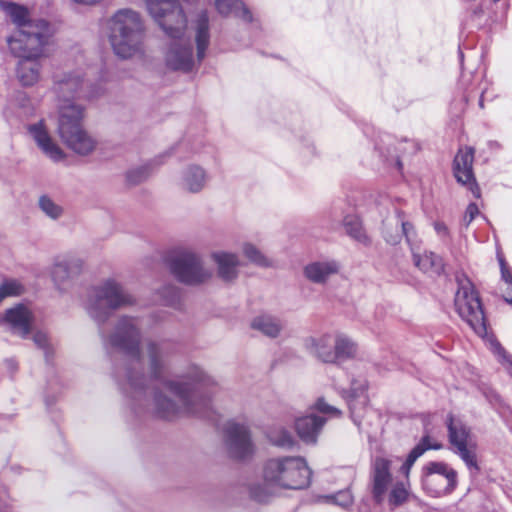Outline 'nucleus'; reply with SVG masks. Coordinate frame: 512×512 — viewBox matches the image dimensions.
<instances>
[{
    "label": "nucleus",
    "instance_id": "1a4fd4ad",
    "mask_svg": "<svg viewBox=\"0 0 512 512\" xmlns=\"http://www.w3.org/2000/svg\"><path fill=\"white\" fill-rule=\"evenodd\" d=\"M133 298L114 279H108L95 287L89 296L87 310L91 317L101 321L111 309L132 303Z\"/></svg>",
    "mask_w": 512,
    "mask_h": 512
},
{
    "label": "nucleus",
    "instance_id": "e433bc0d",
    "mask_svg": "<svg viewBox=\"0 0 512 512\" xmlns=\"http://www.w3.org/2000/svg\"><path fill=\"white\" fill-rule=\"evenodd\" d=\"M327 498L330 500H333L334 503H336L342 507L349 506L353 501V497H352L350 491H348V490L340 491L335 495L328 496Z\"/></svg>",
    "mask_w": 512,
    "mask_h": 512
},
{
    "label": "nucleus",
    "instance_id": "79ce46f5",
    "mask_svg": "<svg viewBox=\"0 0 512 512\" xmlns=\"http://www.w3.org/2000/svg\"><path fill=\"white\" fill-rule=\"evenodd\" d=\"M251 496L258 502H265L268 499V494L261 490L259 486H253L250 490Z\"/></svg>",
    "mask_w": 512,
    "mask_h": 512
},
{
    "label": "nucleus",
    "instance_id": "a878e982",
    "mask_svg": "<svg viewBox=\"0 0 512 512\" xmlns=\"http://www.w3.org/2000/svg\"><path fill=\"white\" fill-rule=\"evenodd\" d=\"M251 328L270 338L278 337L282 330L280 321L268 314L254 317L251 321Z\"/></svg>",
    "mask_w": 512,
    "mask_h": 512
},
{
    "label": "nucleus",
    "instance_id": "c756f323",
    "mask_svg": "<svg viewBox=\"0 0 512 512\" xmlns=\"http://www.w3.org/2000/svg\"><path fill=\"white\" fill-rule=\"evenodd\" d=\"M334 387L345 397L346 399L363 398L365 402V392L367 384L364 379H352L350 385L347 386L340 381L334 383Z\"/></svg>",
    "mask_w": 512,
    "mask_h": 512
},
{
    "label": "nucleus",
    "instance_id": "6e6552de",
    "mask_svg": "<svg viewBox=\"0 0 512 512\" xmlns=\"http://www.w3.org/2000/svg\"><path fill=\"white\" fill-rule=\"evenodd\" d=\"M267 484L285 489H303L308 487L311 471L301 457H284L269 460L263 469Z\"/></svg>",
    "mask_w": 512,
    "mask_h": 512
},
{
    "label": "nucleus",
    "instance_id": "0eeeda50",
    "mask_svg": "<svg viewBox=\"0 0 512 512\" xmlns=\"http://www.w3.org/2000/svg\"><path fill=\"white\" fill-rule=\"evenodd\" d=\"M85 108L79 103H64L57 111V131L62 142L80 155L90 154L96 148V140L83 126Z\"/></svg>",
    "mask_w": 512,
    "mask_h": 512
},
{
    "label": "nucleus",
    "instance_id": "aec40b11",
    "mask_svg": "<svg viewBox=\"0 0 512 512\" xmlns=\"http://www.w3.org/2000/svg\"><path fill=\"white\" fill-rule=\"evenodd\" d=\"M81 269L82 262L80 259L73 257L58 258L51 267V278L58 288H62L77 276Z\"/></svg>",
    "mask_w": 512,
    "mask_h": 512
},
{
    "label": "nucleus",
    "instance_id": "de8ad7c7",
    "mask_svg": "<svg viewBox=\"0 0 512 512\" xmlns=\"http://www.w3.org/2000/svg\"><path fill=\"white\" fill-rule=\"evenodd\" d=\"M144 177H147V173H145L143 176H141V177H139V178H135L134 180H135V181H138V180H141V179H142V178H144Z\"/></svg>",
    "mask_w": 512,
    "mask_h": 512
},
{
    "label": "nucleus",
    "instance_id": "6ab92c4d",
    "mask_svg": "<svg viewBox=\"0 0 512 512\" xmlns=\"http://www.w3.org/2000/svg\"><path fill=\"white\" fill-rule=\"evenodd\" d=\"M210 258L217 267L218 276L223 281L231 282L238 277L240 259L236 253L216 250L211 253Z\"/></svg>",
    "mask_w": 512,
    "mask_h": 512
},
{
    "label": "nucleus",
    "instance_id": "49530a36",
    "mask_svg": "<svg viewBox=\"0 0 512 512\" xmlns=\"http://www.w3.org/2000/svg\"><path fill=\"white\" fill-rule=\"evenodd\" d=\"M434 228H435L437 234L440 236H446L448 233V228L444 223L436 222L434 224Z\"/></svg>",
    "mask_w": 512,
    "mask_h": 512
},
{
    "label": "nucleus",
    "instance_id": "b1692460",
    "mask_svg": "<svg viewBox=\"0 0 512 512\" xmlns=\"http://www.w3.org/2000/svg\"><path fill=\"white\" fill-rule=\"evenodd\" d=\"M338 272L339 265L333 260L313 261L304 267L305 277L314 283H324Z\"/></svg>",
    "mask_w": 512,
    "mask_h": 512
},
{
    "label": "nucleus",
    "instance_id": "ea45409f",
    "mask_svg": "<svg viewBox=\"0 0 512 512\" xmlns=\"http://www.w3.org/2000/svg\"><path fill=\"white\" fill-rule=\"evenodd\" d=\"M479 214V209L476 204L468 205L466 209V213L464 215V221L468 225L472 222V220Z\"/></svg>",
    "mask_w": 512,
    "mask_h": 512
},
{
    "label": "nucleus",
    "instance_id": "37998d69",
    "mask_svg": "<svg viewBox=\"0 0 512 512\" xmlns=\"http://www.w3.org/2000/svg\"><path fill=\"white\" fill-rule=\"evenodd\" d=\"M33 340L36 345H38L40 348H45L48 343V338L46 333L42 331H37L33 335Z\"/></svg>",
    "mask_w": 512,
    "mask_h": 512
},
{
    "label": "nucleus",
    "instance_id": "f03ea898",
    "mask_svg": "<svg viewBox=\"0 0 512 512\" xmlns=\"http://www.w3.org/2000/svg\"><path fill=\"white\" fill-rule=\"evenodd\" d=\"M205 375L198 368H193L179 380L165 381L153 396L156 413L163 418H173L184 414H200L208 408V399L198 387L205 383Z\"/></svg>",
    "mask_w": 512,
    "mask_h": 512
},
{
    "label": "nucleus",
    "instance_id": "a211bd4d",
    "mask_svg": "<svg viewBox=\"0 0 512 512\" xmlns=\"http://www.w3.org/2000/svg\"><path fill=\"white\" fill-rule=\"evenodd\" d=\"M48 43H41V53L37 56L16 55L21 58L17 66V78L23 86H33L40 80L41 65L38 59L45 55Z\"/></svg>",
    "mask_w": 512,
    "mask_h": 512
},
{
    "label": "nucleus",
    "instance_id": "4468645a",
    "mask_svg": "<svg viewBox=\"0 0 512 512\" xmlns=\"http://www.w3.org/2000/svg\"><path fill=\"white\" fill-rule=\"evenodd\" d=\"M28 133L42 153L54 162L65 159L64 151L59 147L51 134L48 119H41L28 126Z\"/></svg>",
    "mask_w": 512,
    "mask_h": 512
},
{
    "label": "nucleus",
    "instance_id": "20e7f679",
    "mask_svg": "<svg viewBox=\"0 0 512 512\" xmlns=\"http://www.w3.org/2000/svg\"><path fill=\"white\" fill-rule=\"evenodd\" d=\"M0 6L18 28L7 38L10 51L14 55H39L41 43H48L51 36L49 24L42 19L31 20L29 9L23 5L0 1Z\"/></svg>",
    "mask_w": 512,
    "mask_h": 512
},
{
    "label": "nucleus",
    "instance_id": "c9c22d12",
    "mask_svg": "<svg viewBox=\"0 0 512 512\" xmlns=\"http://www.w3.org/2000/svg\"><path fill=\"white\" fill-rule=\"evenodd\" d=\"M22 291L23 286L19 282L15 280L6 281L0 286V302L8 296H17Z\"/></svg>",
    "mask_w": 512,
    "mask_h": 512
},
{
    "label": "nucleus",
    "instance_id": "ddd939ff",
    "mask_svg": "<svg viewBox=\"0 0 512 512\" xmlns=\"http://www.w3.org/2000/svg\"><path fill=\"white\" fill-rule=\"evenodd\" d=\"M448 436L455 452L460 456L469 469L479 470L476 459L477 443L470 430L458 419L450 418L448 422Z\"/></svg>",
    "mask_w": 512,
    "mask_h": 512
},
{
    "label": "nucleus",
    "instance_id": "dca6fc26",
    "mask_svg": "<svg viewBox=\"0 0 512 512\" xmlns=\"http://www.w3.org/2000/svg\"><path fill=\"white\" fill-rule=\"evenodd\" d=\"M84 82L78 73H64L58 76L54 83V90L58 95L57 108L66 103H76L75 100L83 95Z\"/></svg>",
    "mask_w": 512,
    "mask_h": 512
},
{
    "label": "nucleus",
    "instance_id": "2f4dec72",
    "mask_svg": "<svg viewBox=\"0 0 512 512\" xmlns=\"http://www.w3.org/2000/svg\"><path fill=\"white\" fill-rule=\"evenodd\" d=\"M269 441L278 447H291L293 445L292 435L281 426H274L268 432Z\"/></svg>",
    "mask_w": 512,
    "mask_h": 512
},
{
    "label": "nucleus",
    "instance_id": "58836bf2",
    "mask_svg": "<svg viewBox=\"0 0 512 512\" xmlns=\"http://www.w3.org/2000/svg\"><path fill=\"white\" fill-rule=\"evenodd\" d=\"M499 263L501 268V278L504 284L512 282V273L502 257H499Z\"/></svg>",
    "mask_w": 512,
    "mask_h": 512
},
{
    "label": "nucleus",
    "instance_id": "2eb2a0df",
    "mask_svg": "<svg viewBox=\"0 0 512 512\" xmlns=\"http://www.w3.org/2000/svg\"><path fill=\"white\" fill-rule=\"evenodd\" d=\"M225 433L229 452L234 458L245 459L253 454L254 445L244 424L229 421L225 425Z\"/></svg>",
    "mask_w": 512,
    "mask_h": 512
},
{
    "label": "nucleus",
    "instance_id": "72a5a7b5",
    "mask_svg": "<svg viewBox=\"0 0 512 512\" xmlns=\"http://www.w3.org/2000/svg\"><path fill=\"white\" fill-rule=\"evenodd\" d=\"M489 347L492 353L497 357L500 364L503 366L505 371L512 377V358L501 346V344L495 340H489Z\"/></svg>",
    "mask_w": 512,
    "mask_h": 512
},
{
    "label": "nucleus",
    "instance_id": "7c9ffc66",
    "mask_svg": "<svg viewBox=\"0 0 512 512\" xmlns=\"http://www.w3.org/2000/svg\"><path fill=\"white\" fill-rule=\"evenodd\" d=\"M242 255L251 263L261 267H271L272 260L267 257L254 243L246 241L241 245Z\"/></svg>",
    "mask_w": 512,
    "mask_h": 512
},
{
    "label": "nucleus",
    "instance_id": "a19ab883",
    "mask_svg": "<svg viewBox=\"0 0 512 512\" xmlns=\"http://www.w3.org/2000/svg\"><path fill=\"white\" fill-rule=\"evenodd\" d=\"M316 405H317V409L320 412H322V413H328V414H331V415H338V414H340V411L338 409L328 405L323 400H319Z\"/></svg>",
    "mask_w": 512,
    "mask_h": 512
},
{
    "label": "nucleus",
    "instance_id": "423d86ee",
    "mask_svg": "<svg viewBox=\"0 0 512 512\" xmlns=\"http://www.w3.org/2000/svg\"><path fill=\"white\" fill-rule=\"evenodd\" d=\"M305 349L319 362L340 365L354 360L359 353L357 342L347 333L330 330L304 341Z\"/></svg>",
    "mask_w": 512,
    "mask_h": 512
},
{
    "label": "nucleus",
    "instance_id": "393cba45",
    "mask_svg": "<svg viewBox=\"0 0 512 512\" xmlns=\"http://www.w3.org/2000/svg\"><path fill=\"white\" fill-rule=\"evenodd\" d=\"M324 422V419L321 417L308 415L296 420L295 429L303 441L313 443L316 441V437Z\"/></svg>",
    "mask_w": 512,
    "mask_h": 512
},
{
    "label": "nucleus",
    "instance_id": "5701e85b",
    "mask_svg": "<svg viewBox=\"0 0 512 512\" xmlns=\"http://www.w3.org/2000/svg\"><path fill=\"white\" fill-rule=\"evenodd\" d=\"M208 182L206 170L198 165H189L181 173L180 185L190 193H198L204 189Z\"/></svg>",
    "mask_w": 512,
    "mask_h": 512
},
{
    "label": "nucleus",
    "instance_id": "f704fd0d",
    "mask_svg": "<svg viewBox=\"0 0 512 512\" xmlns=\"http://www.w3.org/2000/svg\"><path fill=\"white\" fill-rule=\"evenodd\" d=\"M141 357L147 358L153 372L156 374L158 367L162 364V358L158 347L154 344H148L145 348L141 349Z\"/></svg>",
    "mask_w": 512,
    "mask_h": 512
},
{
    "label": "nucleus",
    "instance_id": "bb28decb",
    "mask_svg": "<svg viewBox=\"0 0 512 512\" xmlns=\"http://www.w3.org/2000/svg\"><path fill=\"white\" fill-rule=\"evenodd\" d=\"M415 265L425 273L439 274L443 270L442 259L433 252L413 253Z\"/></svg>",
    "mask_w": 512,
    "mask_h": 512
},
{
    "label": "nucleus",
    "instance_id": "39448f33",
    "mask_svg": "<svg viewBox=\"0 0 512 512\" xmlns=\"http://www.w3.org/2000/svg\"><path fill=\"white\" fill-rule=\"evenodd\" d=\"M107 37L113 52L122 59L141 56L144 52L145 26L139 12L123 8L106 22Z\"/></svg>",
    "mask_w": 512,
    "mask_h": 512
},
{
    "label": "nucleus",
    "instance_id": "c85d7f7f",
    "mask_svg": "<svg viewBox=\"0 0 512 512\" xmlns=\"http://www.w3.org/2000/svg\"><path fill=\"white\" fill-rule=\"evenodd\" d=\"M411 228L412 226L409 223L404 222L401 219H395L394 222H388L384 227L385 240L393 245L399 243L404 235L407 240H409Z\"/></svg>",
    "mask_w": 512,
    "mask_h": 512
},
{
    "label": "nucleus",
    "instance_id": "f8f14e48",
    "mask_svg": "<svg viewBox=\"0 0 512 512\" xmlns=\"http://www.w3.org/2000/svg\"><path fill=\"white\" fill-rule=\"evenodd\" d=\"M423 486L434 496L450 493L457 484V472L444 462H429L423 468Z\"/></svg>",
    "mask_w": 512,
    "mask_h": 512
},
{
    "label": "nucleus",
    "instance_id": "a18cd8bd",
    "mask_svg": "<svg viewBox=\"0 0 512 512\" xmlns=\"http://www.w3.org/2000/svg\"><path fill=\"white\" fill-rule=\"evenodd\" d=\"M506 288L503 290V296L506 302L512 303V281L505 284Z\"/></svg>",
    "mask_w": 512,
    "mask_h": 512
},
{
    "label": "nucleus",
    "instance_id": "cd10ccee",
    "mask_svg": "<svg viewBox=\"0 0 512 512\" xmlns=\"http://www.w3.org/2000/svg\"><path fill=\"white\" fill-rule=\"evenodd\" d=\"M214 6L221 15L234 14L245 21L251 20L250 12L240 0H214Z\"/></svg>",
    "mask_w": 512,
    "mask_h": 512
},
{
    "label": "nucleus",
    "instance_id": "4c0bfd02",
    "mask_svg": "<svg viewBox=\"0 0 512 512\" xmlns=\"http://www.w3.org/2000/svg\"><path fill=\"white\" fill-rule=\"evenodd\" d=\"M348 233L358 241L364 242L367 240L366 234L359 223H354L347 228Z\"/></svg>",
    "mask_w": 512,
    "mask_h": 512
},
{
    "label": "nucleus",
    "instance_id": "f3484780",
    "mask_svg": "<svg viewBox=\"0 0 512 512\" xmlns=\"http://www.w3.org/2000/svg\"><path fill=\"white\" fill-rule=\"evenodd\" d=\"M474 151L470 147L459 149L454 159V175L457 181L463 185H471L473 194L479 197V189L474 187L472 164Z\"/></svg>",
    "mask_w": 512,
    "mask_h": 512
},
{
    "label": "nucleus",
    "instance_id": "c03bdc74",
    "mask_svg": "<svg viewBox=\"0 0 512 512\" xmlns=\"http://www.w3.org/2000/svg\"><path fill=\"white\" fill-rule=\"evenodd\" d=\"M69 1L78 6L91 8V7H96V6L100 5L105 0H69Z\"/></svg>",
    "mask_w": 512,
    "mask_h": 512
},
{
    "label": "nucleus",
    "instance_id": "473e14b6",
    "mask_svg": "<svg viewBox=\"0 0 512 512\" xmlns=\"http://www.w3.org/2000/svg\"><path fill=\"white\" fill-rule=\"evenodd\" d=\"M40 210L53 220L59 219L63 214V208L47 195H42L38 200Z\"/></svg>",
    "mask_w": 512,
    "mask_h": 512
},
{
    "label": "nucleus",
    "instance_id": "4be33fe9",
    "mask_svg": "<svg viewBox=\"0 0 512 512\" xmlns=\"http://www.w3.org/2000/svg\"><path fill=\"white\" fill-rule=\"evenodd\" d=\"M3 321L14 333L25 337L31 328L32 313L26 306L17 305L7 310Z\"/></svg>",
    "mask_w": 512,
    "mask_h": 512
},
{
    "label": "nucleus",
    "instance_id": "09e8293b",
    "mask_svg": "<svg viewBox=\"0 0 512 512\" xmlns=\"http://www.w3.org/2000/svg\"><path fill=\"white\" fill-rule=\"evenodd\" d=\"M133 175H134V172H131V173L129 174V177H130V178H132V177H133Z\"/></svg>",
    "mask_w": 512,
    "mask_h": 512
},
{
    "label": "nucleus",
    "instance_id": "9b49d317",
    "mask_svg": "<svg viewBox=\"0 0 512 512\" xmlns=\"http://www.w3.org/2000/svg\"><path fill=\"white\" fill-rule=\"evenodd\" d=\"M171 271L186 284H200L212 277V271L204 266L200 255L192 251L177 255L171 262Z\"/></svg>",
    "mask_w": 512,
    "mask_h": 512
},
{
    "label": "nucleus",
    "instance_id": "412c9836",
    "mask_svg": "<svg viewBox=\"0 0 512 512\" xmlns=\"http://www.w3.org/2000/svg\"><path fill=\"white\" fill-rule=\"evenodd\" d=\"M111 342L113 345L126 349L133 354L139 353V332L134 320L122 319Z\"/></svg>",
    "mask_w": 512,
    "mask_h": 512
},
{
    "label": "nucleus",
    "instance_id": "9d476101",
    "mask_svg": "<svg viewBox=\"0 0 512 512\" xmlns=\"http://www.w3.org/2000/svg\"><path fill=\"white\" fill-rule=\"evenodd\" d=\"M455 307L476 334L483 337L487 333L486 322L479 297L473 284L468 280H459L455 295Z\"/></svg>",
    "mask_w": 512,
    "mask_h": 512
},
{
    "label": "nucleus",
    "instance_id": "f257e3e1",
    "mask_svg": "<svg viewBox=\"0 0 512 512\" xmlns=\"http://www.w3.org/2000/svg\"><path fill=\"white\" fill-rule=\"evenodd\" d=\"M162 4L171 6L168 0H145L148 13L166 35L161 50L163 63L168 70L190 72L206 56L210 42L208 16L201 14L190 28L181 7L166 11Z\"/></svg>",
    "mask_w": 512,
    "mask_h": 512
},
{
    "label": "nucleus",
    "instance_id": "7ed1b4c3",
    "mask_svg": "<svg viewBox=\"0 0 512 512\" xmlns=\"http://www.w3.org/2000/svg\"><path fill=\"white\" fill-rule=\"evenodd\" d=\"M442 445L433 442L430 437H424L421 442L412 449L402 464L400 471L405 476V481H393L391 475L392 460L385 457H377L373 464L372 495L376 502L397 507L404 504L410 496V484L408 481L411 467L415 461L427 450L441 449Z\"/></svg>",
    "mask_w": 512,
    "mask_h": 512
}]
</instances>
